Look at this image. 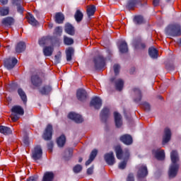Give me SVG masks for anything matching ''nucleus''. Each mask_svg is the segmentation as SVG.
Segmentation results:
<instances>
[{
  "mask_svg": "<svg viewBox=\"0 0 181 181\" xmlns=\"http://www.w3.org/2000/svg\"><path fill=\"white\" fill-rule=\"evenodd\" d=\"M132 6H134V5H133L132 4H131V3H129V4H128V8H129V9H132Z\"/></svg>",
  "mask_w": 181,
  "mask_h": 181,
  "instance_id": "nucleus-59",
  "label": "nucleus"
},
{
  "mask_svg": "<svg viewBox=\"0 0 181 181\" xmlns=\"http://www.w3.org/2000/svg\"><path fill=\"white\" fill-rule=\"evenodd\" d=\"M118 49L120 53H127L128 52V44L124 40L119 42Z\"/></svg>",
  "mask_w": 181,
  "mask_h": 181,
  "instance_id": "nucleus-13",
  "label": "nucleus"
},
{
  "mask_svg": "<svg viewBox=\"0 0 181 181\" xmlns=\"http://www.w3.org/2000/svg\"><path fill=\"white\" fill-rule=\"evenodd\" d=\"M96 70H101L105 66V59L103 57H97L94 59Z\"/></svg>",
  "mask_w": 181,
  "mask_h": 181,
  "instance_id": "nucleus-6",
  "label": "nucleus"
},
{
  "mask_svg": "<svg viewBox=\"0 0 181 181\" xmlns=\"http://www.w3.org/2000/svg\"><path fill=\"white\" fill-rule=\"evenodd\" d=\"M68 118H69V119H73V121H74L77 124H80L83 122V121H84V119H83V117H81V115L76 112H70L68 115Z\"/></svg>",
  "mask_w": 181,
  "mask_h": 181,
  "instance_id": "nucleus-7",
  "label": "nucleus"
},
{
  "mask_svg": "<svg viewBox=\"0 0 181 181\" xmlns=\"http://www.w3.org/2000/svg\"><path fill=\"white\" fill-rule=\"evenodd\" d=\"M37 180V177H30L29 179L27 180V181H36Z\"/></svg>",
  "mask_w": 181,
  "mask_h": 181,
  "instance_id": "nucleus-55",
  "label": "nucleus"
},
{
  "mask_svg": "<svg viewBox=\"0 0 181 181\" xmlns=\"http://www.w3.org/2000/svg\"><path fill=\"white\" fill-rule=\"evenodd\" d=\"M31 82L33 86L37 87V86L42 84V79H40L37 75H34L31 77Z\"/></svg>",
  "mask_w": 181,
  "mask_h": 181,
  "instance_id": "nucleus-21",
  "label": "nucleus"
},
{
  "mask_svg": "<svg viewBox=\"0 0 181 181\" xmlns=\"http://www.w3.org/2000/svg\"><path fill=\"white\" fill-rule=\"evenodd\" d=\"M135 49H145V44L138 42L137 45L134 44Z\"/></svg>",
  "mask_w": 181,
  "mask_h": 181,
  "instance_id": "nucleus-47",
  "label": "nucleus"
},
{
  "mask_svg": "<svg viewBox=\"0 0 181 181\" xmlns=\"http://www.w3.org/2000/svg\"><path fill=\"white\" fill-rule=\"evenodd\" d=\"M114 117H115V125L117 128H119V127L122 125V117H121V115H119V113L117 112H114Z\"/></svg>",
  "mask_w": 181,
  "mask_h": 181,
  "instance_id": "nucleus-15",
  "label": "nucleus"
},
{
  "mask_svg": "<svg viewBox=\"0 0 181 181\" xmlns=\"http://www.w3.org/2000/svg\"><path fill=\"white\" fill-rule=\"evenodd\" d=\"M134 94H136L137 95V98L135 99L134 101L136 103H139V101L141 100V90H139V89H138V88H135V89H134Z\"/></svg>",
  "mask_w": 181,
  "mask_h": 181,
  "instance_id": "nucleus-39",
  "label": "nucleus"
},
{
  "mask_svg": "<svg viewBox=\"0 0 181 181\" xmlns=\"http://www.w3.org/2000/svg\"><path fill=\"white\" fill-rule=\"evenodd\" d=\"M127 181H134V174H129Z\"/></svg>",
  "mask_w": 181,
  "mask_h": 181,
  "instance_id": "nucleus-53",
  "label": "nucleus"
},
{
  "mask_svg": "<svg viewBox=\"0 0 181 181\" xmlns=\"http://www.w3.org/2000/svg\"><path fill=\"white\" fill-rule=\"evenodd\" d=\"M26 49V45H25V42H20L17 44L16 47V53H22V52L25 51Z\"/></svg>",
  "mask_w": 181,
  "mask_h": 181,
  "instance_id": "nucleus-20",
  "label": "nucleus"
},
{
  "mask_svg": "<svg viewBox=\"0 0 181 181\" xmlns=\"http://www.w3.org/2000/svg\"><path fill=\"white\" fill-rule=\"evenodd\" d=\"M17 63L18 59H16V58L11 57L5 59L4 66L8 70H11V69H13L15 66H16Z\"/></svg>",
  "mask_w": 181,
  "mask_h": 181,
  "instance_id": "nucleus-5",
  "label": "nucleus"
},
{
  "mask_svg": "<svg viewBox=\"0 0 181 181\" xmlns=\"http://www.w3.org/2000/svg\"><path fill=\"white\" fill-rule=\"evenodd\" d=\"M148 54L152 59H158V49L154 47L149 48Z\"/></svg>",
  "mask_w": 181,
  "mask_h": 181,
  "instance_id": "nucleus-30",
  "label": "nucleus"
},
{
  "mask_svg": "<svg viewBox=\"0 0 181 181\" xmlns=\"http://www.w3.org/2000/svg\"><path fill=\"white\" fill-rule=\"evenodd\" d=\"M145 176H148V168H146V165H141L139 166L137 177H145Z\"/></svg>",
  "mask_w": 181,
  "mask_h": 181,
  "instance_id": "nucleus-11",
  "label": "nucleus"
},
{
  "mask_svg": "<svg viewBox=\"0 0 181 181\" xmlns=\"http://www.w3.org/2000/svg\"><path fill=\"white\" fill-rule=\"evenodd\" d=\"M110 113V110L107 107H104L101 112V117H103V118H104V117H107V115H108V114Z\"/></svg>",
  "mask_w": 181,
  "mask_h": 181,
  "instance_id": "nucleus-42",
  "label": "nucleus"
},
{
  "mask_svg": "<svg viewBox=\"0 0 181 181\" xmlns=\"http://www.w3.org/2000/svg\"><path fill=\"white\" fill-rule=\"evenodd\" d=\"M115 74L117 76L119 73V65L115 64L113 66Z\"/></svg>",
  "mask_w": 181,
  "mask_h": 181,
  "instance_id": "nucleus-48",
  "label": "nucleus"
},
{
  "mask_svg": "<svg viewBox=\"0 0 181 181\" xmlns=\"http://www.w3.org/2000/svg\"><path fill=\"white\" fill-rule=\"evenodd\" d=\"M171 165L168 170V176L170 179L175 177L179 172V154L177 151H173L170 153Z\"/></svg>",
  "mask_w": 181,
  "mask_h": 181,
  "instance_id": "nucleus-1",
  "label": "nucleus"
},
{
  "mask_svg": "<svg viewBox=\"0 0 181 181\" xmlns=\"http://www.w3.org/2000/svg\"><path fill=\"white\" fill-rule=\"evenodd\" d=\"M63 33V28H62V27H57L54 29V35H62V33Z\"/></svg>",
  "mask_w": 181,
  "mask_h": 181,
  "instance_id": "nucleus-45",
  "label": "nucleus"
},
{
  "mask_svg": "<svg viewBox=\"0 0 181 181\" xmlns=\"http://www.w3.org/2000/svg\"><path fill=\"white\" fill-rule=\"evenodd\" d=\"M9 13V8L5 7L0 8V15L1 16H6Z\"/></svg>",
  "mask_w": 181,
  "mask_h": 181,
  "instance_id": "nucleus-41",
  "label": "nucleus"
},
{
  "mask_svg": "<svg viewBox=\"0 0 181 181\" xmlns=\"http://www.w3.org/2000/svg\"><path fill=\"white\" fill-rule=\"evenodd\" d=\"M47 146H48V149H49V152H52V151L53 149V143L52 142L49 143Z\"/></svg>",
  "mask_w": 181,
  "mask_h": 181,
  "instance_id": "nucleus-54",
  "label": "nucleus"
},
{
  "mask_svg": "<svg viewBox=\"0 0 181 181\" xmlns=\"http://www.w3.org/2000/svg\"><path fill=\"white\" fill-rule=\"evenodd\" d=\"M171 135L172 134L170 133V129L165 128L163 138V144H168V142L170 141Z\"/></svg>",
  "mask_w": 181,
  "mask_h": 181,
  "instance_id": "nucleus-17",
  "label": "nucleus"
},
{
  "mask_svg": "<svg viewBox=\"0 0 181 181\" xmlns=\"http://www.w3.org/2000/svg\"><path fill=\"white\" fill-rule=\"evenodd\" d=\"M134 22L136 25L144 23V17L142 16H136L134 18Z\"/></svg>",
  "mask_w": 181,
  "mask_h": 181,
  "instance_id": "nucleus-37",
  "label": "nucleus"
},
{
  "mask_svg": "<svg viewBox=\"0 0 181 181\" xmlns=\"http://www.w3.org/2000/svg\"><path fill=\"white\" fill-rule=\"evenodd\" d=\"M11 119L15 122L19 119V117L17 115H13L11 117Z\"/></svg>",
  "mask_w": 181,
  "mask_h": 181,
  "instance_id": "nucleus-52",
  "label": "nucleus"
},
{
  "mask_svg": "<svg viewBox=\"0 0 181 181\" xmlns=\"http://www.w3.org/2000/svg\"><path fill=\"white\" fill-rule=\"evenodd\" d=\"M42 155H43L42 147L40 146L34 147L32 151L33 159H34V160H39V159L42 158Z\"/></svg>",
  "mask_w": 181,
  "mask_h": 181,
  "instance_id": "nucleus-4",
  "label": "nucleus"
},
{
  "mask_svg": "<svg viewBox=\"0 0 181 181\" xmlns=\"http://www.w3.org/2000/svg\"><path fill=\"white\" fill-rule=\"evenodd\" d=\"M153 154L158 160H163V159H165V151L163 150H153Z\"/></svg>",
  "mask_w": 181,
  "mask_h": 181,
  "instance_id": "nucleus-14",
  "label": "nucleus"
},
{
  "mask_svg": "<svg viewBox=\"0 0 181 181\" xmlns=\"http://www.w3.org/2000/svg\"><path fill=\"white\" fill-rule=\"evenodd\" d=\"M78 162H83V158H80L79 160H78Z\"/></svg>",
  "mask_w": 181,
  "mask_h": 181,
  "instance_id": "nucleus-61",
  "label": "nucleus"
},
{
  "mask_svg": "<svg viewBox=\"0 0 181 181\" xmlns=\"http://www.w3.org/2000/svg\"><path fill=\"white\" fill-rule=\"evenodd\" d=\"M180 43H181V39H180Z\"/></svg>",
  "mask_w": 181,
  "mask_h": 181,
  "instance_id": "nucleus-63",
  "label": "nucleus"
},
{
  "mask_svg": "<svg viewBox=\"0 0 181 181\" xmlns=\"http://www.w3.org/2000/svg\"><path fill=\"white\" fill-rule=\"evenodd\" d=\"M57 144L59 148L64 146V144H66V136H64V135L59 136L57 140Z\"/></svg>",
  "mask_w": 181,
  "mask_h": 181,
  "instance_id": "nucleus-33",
  "label": "nucleus"
},
{
  "mask_svg": "<svg viewBox=\"0 0 181 181\" xmlns=\"http://www.w3.org/2000/svg\"><path fill=\"white\" fill-rule=\"evenodd\" d=\"M120 141L124 142L125 145H131L132 144V136L129 134H124L120 137Z\"/></svg>",
  "mask_w": 181,
  "mask_h": 181,
  "instance_id": "nucleus-16",
  "label": "nucleus"
},
{
  "mask_svg": "<svg viewBox=\"0 0 181 181\" xmlns=\"http://www.w3.org/2000/svg\"><path fill=\"white\" fill-rule=\"evenodd\" d=\"M14 22L15 20L13 19V18L6 17L2 20L1 23L2 25H4V26H11L13 25Z\"/></svg>",
  "mask_w": 181,
  "mask_h": 181,
  "instance_id": "nucleus-19",
  "label": "nucleus"
},
{
  "mask_svg": "<svg viewBox=\"0 0 181 181\" xmlns=\"http://www.w3.org/2000/svg\"><path fill=\"white\" fill-rule=\"evenodd\" d=\"M12 4L13 5H16L17 7V11L18 12H19L20 13H22L24 11L23 7H22L21 5V4H22V0H12Z\"/></svg>",
  "mask_w": 181,
  "mask_h": 181,
  "instance_id": "nucleus-25",
  "label": "nucleus"
},
{
  "mask_svg": "<svg viewBox=\"0 0 181 181\" xmlns=\"http://www.w3.org/2000/svg\"><path fill=\"white\" fill-rule=\"evenodd\" d=\"M60 59H62V53H59L54 57V63L55 64H59L60 63Z\"/></svg>",
  "mask_w": 181,
  "mask_h": 181,
  "instance_id": "nucleus-43",
  "label": "nucleus"
},
{
  "mask_svg": "<svg viewBox=\"0 0 181 181\" xmlns=\"http://www.w3.org/2000/svg\"><path fill=\"white\" fill-rule=\"evenodd\" d=\"M97 153H98V151L95 149H94L90 155L89 159L86 162V165L88 166L94 159H95V156H97Z\"/></svg>",
  "mask_w": 181,
  "mask_h": 181,
  "instance_id": "nucleus-23",
  "label": "nucleus"
},
{
  "mask_svg": "<svg viewBox=\"0 0 181 181\" xmlns=\"http://www.w3.org/2000/svg\"><path fill=\"white\" fill-rule=\"evenodd\" d=\"M23 143L25 144V145H29V141L26 139L23 140Z\"/></svg>",
  "mask_w": 181,
  "mask_h": 181,
  "instance_id": "nucleus-58",
  "label": "nucleus"
},
{
  "mask_svg": "<svg viewBox=\"0 0 181 181\" xmlns=\"http://www.w3.org/2000/svg\"><path fill=\"white\" fill-rule=\"evenodd\" d=\"M43 53L45 56H52L53 53L52 47H46L43 49Z\"/></svg>",
  "mask_w": 181,
  "mask_h": 181,
  "instance_id": "nucleus-36",
  "label": "nucleus"
},
{
  "mask_svg": "<svg viewBox=\"0 0 181 181\" xmlns=\"http://www.w3.org/2000/svg\"><path fill=\"white\" fill-rule=\"evenodd\" d=\"M47 42V38L46 37H42L40 40L39 41V45L40 46H45V45H46V42Z\"/></svg>",
  "mask_w": 181,
  "mask_h": 181,
  "instance_id": "nucleus-46",
  "label": "nucleus"
},
{
  "mask_svg": "<svg viewBox=\"0 0 181 181\" xmlns=\"http://www.w3.org/2000/svg\"><path fill=\"white\" fill-rule=\"evenodd\" d=\"M115 152L117 159H124V160H127L129 158V151L125 149L124 151H122L119 146L115 147Z\"/></svg>",
  "mask_w": 181,
  "mask_h": 181,
  "instance_id": "nucleus-3",
  "label": "nucleus"
},
{
  "mask_svg": "<svg viewBox=\"0 0 181 181\" xmlns=\"http://www.w3.org/2000/svg\"><path fill=\"white\" fill-rule=\"evenodd\" d=\"M94 13H95V6L92 5L90 6H88L87 8L88 16L90 18V16H93Z\"/></svg>",
  "mask_w": 181,
  "mask_h": 181,
  "instance_id": "nucleus-35",
  "label": "nucleus"
},
{
  "mask_svg": "<svg viewBox=\"0 0 181 181\" xmlns=\"http://www.w3.org/2000/svg\"><path fill=\"white\" fill-rule=\"evenodd\" d=\"M53 177H54V175L52 172H46L44 174L42 180L43 181H52L53 180Z\"/></svg>",
  "mask_w": 181,
  "mask_h": 181,
  "instance_id": "nucleus-29",
  "label": "nucleus"
},
{
  "mask_svg": "<svg viewBox=\"0 0 181 181\" xmlns=\"http://www.w3.org/2000/svg\"><path fill=\"white\" fill-rule=\"evenodd\" d=\"M49 29H52V28H53V24H49Z\"/></svg>",
  "mask_w": 181,
  "mask_h": 181,
  "instance_id": "nucleus-60",
  "label": "nucleus"
},
{
  "mask_svg": "<svg viewBox=\"0 0 181 181\" xmlns=\"http://www.w3.org/2000/svg\"><path fill=\"white\" fill-rule=\"evenodd\" d=\"M63 21H64V15L62 13H57L55 15V21L57 23H63Z\"/></svg>",
  "mask_w": 181,
  "mask_h": 181,
  "instance_id": "nucleus-34",
  "label": "nucleus"
},
{
  "mask_svg": "<svg viewBox=\"0 0 181 181\" xmlns=\"http://www.w3.org/2000/svg\"><path fill=\"white\" fill-rule=\"evenodd\" d=\"M143 107L146 111H149V110H151V105L146 102L143 103Z\"/></svg>",
  "mask_w": 181,
  "mask_h": 181,
  "instance_id": "nucleus-49",
  "label": "nucleus"
},
{
  "mask_svg": "<svg viewBox=\"0 0 181 181\" xmlns=\"http://www.w3.org/2000/svg\"><path fill=\"white\" fill-rule=\"evenodd\" d=\"M50 91H52V87L50 86L43 87L40 89L41 94H47L48 93H50Z\"/></svg>",
  "mask_w": 181,
  "mask_h": 181,
  "instance_id": "nucleus-38",
  "label": "nucleus"
},
{
  "mask_svg": "<svg viewBox=\"0 0 181 181\" xmlns=\"http://www.w3.org/2000/svg\"><path fill=\"white\" fill-rule=\"evenodd\" d=\"M52 131H53V127L51 124H48L45 129V132L42 136V138L45 141H49L52 139Z\"/></svg>",
  "mask_w": 181,
  "mask_h": 181,
  "instance_id": "nucleus-9",
  "label": "nucleus"
},
{
  "mask_svg": "<svg viewBox=\"0 0 181 181\" xmlns=\"http://www.w3.org/2000/svg\"><path fill=\"white\" fill-rule=\"evenodd\" d=\"M93 170H94V167H90V168H88L87 174L88 175H93Z\"/></svg>",
  "mask_w": 181,
  "mask_h": 181,
  "instance_id": "nucleus-51",
  "label": "nucleus"
},
{
  "mask_svg": "<svg viewBox=\"0 0 181 181\" xmlns=\"http://www.w3.org/2000/svg\"><path fill=\"white\" fill-rule=\"evenodd\" d=\"M165 35H167V36H171L173 37H175L176 36H180V25L178 24L169 25L165 29Z\"/></svg>",
  "mask_w": 181,
  "mask_h": 181,
  "instance_id": "nucleus-2",
  "label": "nucleus"
},
{
  "mask_svg": "<svg viewBox=\"0 0 181 181\" xmlns=\"http://www.w3.org/2000/svg\"><path fill=\"white\" fill-rule=\"evenodd\" d=\"M127 167V161H122L119 164V169H125Z\"/></svg>",
  "mask_w": 181,
  "mask_h": 181,
  "instance_id": "nucleus-50",
  "label": "nucleus"
},
{
  "mask_svg": "<svg viewBox=\"0 0 181 181\" xmlns=\"http://www.w3.org/2000/svg\"><path fill=\"white\" fill-rule=\"evenodd\" d=\"M1 46H2V45H1V43H0V47H1Z\"/></svg>",
  "mask_w": 181,
  "mask_h": 181,
  "instance_id": "nucleus-62",
  "label": "nucleus"
},
{
  "mask_svg": "<svg viewBox=\"0 0 181 181\" xmlns=\"http://www.w3.org/2000/svg\"><path fill=\"white\" fill-rule=\"evenodd\" d=\"M12 112L14 114H18V115H23L24 111L21 106H14L11 109Z\"/></svg>",
  "mask_w": 181,
  "mask_h": 181,
  "instance_id": "nucleus-28",
  "label": "nucleus"
},
{
  "mask_svg": "<svg viewBox=\"0 0 181 181\" xmlns=\"http://www.w3.org/2000/svg\"><path fill=\"white\" fill-rule=\"evenodd\" d=\"M1 5H6L8 4V0H0Z\"/></svg>",
  "mask_w": 181,
  "mask_h": 181,
  "instance_id": "nucleus-57",
  "label": "nucleus"
},
{
  "mask_svg": "<svg viewBox=\"0 0 181 181\" xmlns=\"http://www.w3.org/2000/svg\"><path fill=\"white\" fill-rule=\"evenodd\" d=\"M27 19L28 21V23H30V25H32V26H37V25H39V22L36 21V18H35V17L32 14H28V16H27Z\"/></svg>",
  "mask_w": 181,
  "mask_h": 181,
  "instance_id": "nucleus-22",
  "label": "nucleus"
},
{
  "mask_svg": "<svg viewBox=\"0 0 181 181\" xmlns=\"http://www.w3.org/2000/svg\"><path fill=\"white\" fill-rule=\"evenodd\" d=\"M18 93L21 97L22 101L24 103V104H26V102L28 101V98L26 96V93H25V91H23L22 88H19L18 90Z\"/></svg>",
  "mask_w": 181,
  "mask_h": 181,
  "instance_id": "nucleus-32",
  "label": "nucleus"
},
{
  "mask_svg": "<svg viewBox=\"0 0 181 181\" xmlns=\"http://www.w3.org/2000/svg\"><path fill=\"white\" fill-rule=\"evenodd\" d=\"M112 81H114L116 89L118 90V91H121V90H122L124 88V81H122V79H112Z\"/></svg>",
  "mask_w": 181,
  "mask_h": 181,
  "instance_id": "nucleus-18",
  "label": "nucleus"
},
{
  "mask_svg": "<svg viewBox=\"0 0 181 181\" xmlns=\"http://www.w3.org/2000/svg\"><path fill=\"white\" fill-rule=\"evenodd\" d=\"M83 12H81V11L80 10H76L75 14H74V18L76 21L78 23H80V22H81L83 21Z\"/></svg>",
  "mask_w": 181,
  "mask_h": 181,
  "instance_id": "nucleus-24",
  "label": "nucleus"
},
{
  "mask_svg": "<svg viewBox=\"0 0 181 181\" xmlns=\"http://www.w3.org/2000/svg\"><path fill=\"white\" fill-rule=\"evenodd\" d=\"M0 133L4 135H11V134H12V130L8 127L0 126Z\"/></svg>",
  "mask_w": 181,
  "mask_h": 181,
  "instance_id": "nucleus-26",
  "label": "nucleus"
},
{
  "mask_svg": "<svg viewBox=\"0 0 181 181\" xmlns=\"http://www.w3.org/2000/svg\"><path fill=\"white\" fill-rule=\"evenodd\" d=\"M66 54L67 62H71V57L74 54V49L71 47L66 49Z\"/></svg>",
  "mask_w": 181,
  "mask_h": 181,
  "instance_id": "nucleus-31",
  "label": "nucleus"
},
{
  "mask_svg": "<svg viewBox=\"0 0 181 181\" xmlns=\"http://www.w3.org/2000/svg\"><path fill=\"white\" fill-rule=\"evenodd\" d=\"M159 1L160 0H153V4L154 6H158L159 5Z\"/></svg>",
  "mask_w": 181,
  "mask_h": 181,
  "instance_id": "nucleus-56",
  "label": "nucleus"
},
{
  "mask_svg": "<svg viewBox=\"0 0 181 181\" xmlns=\"http://www.w3.org/2000/svg\"><path fill=\"white\" fill-rule=\"evenodd\" d=\"M90 105L94 107L95 110H100L101 105H103V100L98 97L93 98L90 101Z\"/></svg>",
  "mask_w": 181,
  "mask_h": 181,
  "instance_id": "nucleus-8",
  "label": "nucleus"
},
{
  "mask_svg": "<svg viewBox=\"0 0 181 181\" xmlns=\"http://www.w3.org/2000/svg\"><path fill=\"white\" fill-rule=\"evenodd\" d=\"M76 97L79 101H84L87 98V92L84 89H78L76 92Z\"/></svg>",
  "mask_w": 181,
  "mask_h": 181,
  "instance_id": "nucleus-12",
  "label": "nucleus"
},
{
  "mask_svg": "<svg viewBox=\"0 0 181 181\" xmlns=\"http://www.w3.org/2000/svg\"><path fill=\"white\" fill-rule=\"evenodd\" d=\"M105 160L107 165L112 166L115 163V157H114V153L110 152L105 155Z\"/></svg>",
  "mask_w": 181,
  "mask_h": 181,
  "instance_id": "nucleus-10",
  "label": "nucleus"
},
{
  "mask_svg": "<svg viewBox=\"0 0 181 181\" xmlns=\"http://www.w3.org/2000/svg\"><path fill=\"white\" fill-rule=\"evenodd\" d=\"M65 32L68 33V35L73 36V35H74V27H73V25H71L70 23L66 24Z\"/></svg>",
  "mask_w": 181,
  "mask_h": 181,
  "instance_id": "nucleus-27",
  "label": "nucleus"
},
{
  "mask_svg": "<svg viewBox=\"0 0 181 181\" xmlns=\"http://www.w3.org/2000/svg\"><path fill=\"white\" fill-rule=\"evenodd\" d=\"M64 44L66 45L67 46H70V45H73V43H74V40H73L72 38H70L66 36L64 37Z\"/></svg>",
  "mask_w": 181,
  "mask_h": 181,
  "instance_id": "nucleus-40",
  "label": "nucleus"
},
{
  "mask_svg": "<svg viewBox=\"0 0 181 181\" xmlns=\"http://www.w3.org/2000/svg\"><path fill=\"white\" fill-rule=\"evenodd\" d=\"M82 169H83V167H81V165H76L74 168V173H79V172H81Z\"/></svg>",
  "mask_w": 181,
  "mask_h": 181,
  "instance_id": "nucleus-44",
  "label": "nucleus"
}]
</instances>
